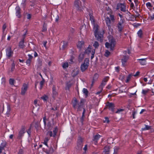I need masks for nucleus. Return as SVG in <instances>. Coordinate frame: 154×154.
<instances>
[{
  "mask_svg": "<svg viewBox=\"0 0 154 154\" xmlns=\"http://www.w3.org/2000/svg\"><path fill=\"white\" fill-rule=\"evenodd\" d=\"M93 31L94 35L96 40L100 42H102L103 41L104 31L102 30L100 31L99 26L97 24H96L94 25Z\"/></svg>",
  "mask_w": 154,
  "mask_h": 154,
  "instance_id": "1",
  "label": "nucleus"
},
{
  "mask_svg": "<svg viewBox=\"0 0 154 154\" xmlns=\"http://www.w3.org/2000/svg\"><path fill=\"white\" fill-rule=\"evenodd\" d=\"M89 59L85 58L84 61V63L81 66V69L82 72H84L87 69L89 65Z\"/></svg>",
  "mask_w": 154,
  "mask_h": 154,
  "instance_id": "2",
  "label": "nucleus"
},
{
  "mask_svg": "<svg viewBox=\"0 0 154 154\" xmlns=\"http://www.w3.org/2000/svg\"><path fill=\"white\" fill-rule=\"evenodd\" d=\"M74 6L77 10L80 11H82L83 9L82 5L81 2L79 0H75L74 2Z\"/></svg>",
  "mask_w": 154,
  "mask_h": 154,
  "instance_id": "3",
  "label": "nucleus"
},
{
  "mask_svg": "<svg viewBox=\"0 0 154 154\" xmlns=\"http://www.w3.org/2000/svg\"><path fill=\"white\" fill-rule=\"evenodd\" d=\"M83 139L81 137H78L77 143V146L76 148L79 150L82 149L83 146Z\"/></svg>",
  "mask_w": 154,
  "mask_h": 154,
  "instance_id": "4",
  "label": "nucleus"
},
{
  "mask_svg": "<svg viewBox=\"0 0 154 154\" xmlns=\"http://www.w3.org/2000/svg\"><path fill=\"white\" fill-rule=\"evenodd\" d=\"M125 21V20L124 19H121L117 24V27L118 28V30L119 32H121L123 30L124 27L123 24Z\"/></svg>",
  "mask_w": 154,
  "mask_h": 154,
  "instance_id": "5",
  "label": "nucleus"
},
{
  "mask_svg": "<svg viewBox=\"0 0 154 154\" xmlns=\"http://www.w3.org/2000/svg\"><path fill=\"white\" fill-rule=\"evenodd\" d=\"M6 56L7 57L10 59L13 55V51L12 50L11 48L9 46L6 49Z\"/></svg>",
  "mask_w": 154,
  "mask_h": 154,
  "instance_id": "6",
  "label": "nucleus"
},
{
  "mask_svg": "<svg viewBox=\"0 0 154 154\" xmlns=\"http://www.w3.org/2000/svg\"><path fill=\"white\" fill-rule=\"evenodd\" d=\"M25 128L24 126H22L21 127V130L19 131L18 136L17 137V139H21L23 134L25 133Z\"/></svg>",
  "mask_w": 154,
  "mask_h": 154,
  "instance_id": "7",
  "label": "nucleus"
},
{
  "mask_svg": "<svg viewBox=\"0 0 154 154\" xmlns=\"http://www.w3.org/2000/svg\"><path fill=\"white\" fill-rule=\"evenodd\" d=\"M109 43L111 45V51H113L116 43V39L113 38H110L109 39Z\"/></svg>",
  "mask_w": 154,
  "mask_h": 154,
  "instance_id": "8",
  "label": "nucleus"
},
{
  "mask_svg": "<svg viewBox=\"0 0 154 154\" xmlns=\"http://www.w3.org/2000/svg\"><path fill=\"white\" fill-rule=\"evenodd\" d=\"M106 107H105L104 109L106 108H108L109 110H111L113 112L114 111L115 105L113 103L107 102L106 103Z\"/></svg>",
  "mask_w": 154,
  "mask_h": 154,
  "instance_id": "9",
  "label": "nucleus"
},
{
  "mask_svg": "<svg viewBox=\"0 0 154 154\" xmlns=\"http://www.w3.org/2000/svg\"><path fill=\"white\" fill-rule=\"evenodd\" d=\"M43 151L48 154H51L54 152V149L51 146L49 148H43Z\"/></svg>",
  "mask_w": 154,
  "mask_h": 154,
  "instance_id": "10",
  "label": "nucleus"
},
{
  "mask_svg": "<svg viewBox=\"0 0 154 154\" xmlns=\"http://www.w3.org/2000/svg\"><path fill=\"white\" fill-rule=\"evenodd\" d=\"M88 15L90 17V20L91 21V23H93L94 25H96V24H94V17L93 16V12L91 10H88Z\"/></svg>",
  "mask_w": 154,
  "mask_h": 154,
  "instance_id": "11",
  "label": "nucleus"
},
{
  "mask_svg": "<svg viewBox=\"0 0 154 154\" xmlns=\"http://www.w3.org/2000/svg\"><path fill=\"white\" fill-rule=\"evenodd\" d=\"M28 88V86L27 84L24 83L23 84V86L21 88V94L23 95L25 94L26 92L27 91Z\"/></svg>",
  "mask_w": 154,
  "mask_h": 154,
  "instance_id": "12",
  "label": "nucleus"
},
{
  "mask_svg": "<svg viewBox=\"0 0 154 154\" xmlns=\"http://www.w3.org/2000/svg\"><path fill=\"white\" fill-rule=\"evenodd\" d=\"M105 20L106 25L108 27L109 29H110L111 27L110 25L111 21L109 17H107L105 18Z\"/></svg>",
  "mask_w": 154,
  "mask_h": 154,
  "instance_id": "13",
  "label": "nucleus"
},
{
  "mask_svg": "<svg viewBox=\"0 0 154 154\" xmlns=\"http://www.w3.org/2000/svg\"><path fill=\"white\" fill-rule=\"evenodd\" d=\"M16 11V15L18 18H20L21 17L20 14L21 9L19 6H17L15 8Z\"/></svg>",
  "mask_w": 154,
  "mask_h": 154,
  "instance_id": "14",
  "label": "nucleus"
},
{
  "mask_svg": "<svg viewBox=\"0 0 154 154\" xmlns=\"http://www.w3.org/2000/svg\"><path fill=\"white\" fill-rule=\"evenodd\" d=\"M128 59V56H124L123 58L122 59V65L124 66H126V63Z\"/></svg>",
  "mask_w": 154,
  "mask_h": 154,
  "instance_id": "15",
  "label": "nucleus"
},
{
  "mask_svg": "<svg viewBox=\"0 0 154 154\" xmlns=\"http://www.w3.org/2000/svg\"><path fill=\"white\" fill-rule=\"evenodd\" d=\"M84 100L83 99H81L79 103H78V110L80 111L83 108V105L84 104Z\"/></svg>",
  "mask_w": 154,
  "mask_h": 154,
  "instance_id": "16",
  "label": "nucleus"
},
{
  "mask_svg": "<svg viewBox=\"0 0 154 154\" xmlns=\"http://www.w3.org/2000/svg\"><path fill=\"white\" fill-rule=\"evenodd\" d=\"M100 137V136L98 134L94 136L93 141L94 142V143L96 145L97 143V140H99Z\"/></svg>",
  "mask_w": 154,
  "mask_h": 154,
  "instance_id": "17",
  "label": "nucleus"
},
{
  "mask_svg": "<svg viewBox=\"0 0 154 154\" xmlns=\"http://www.w3.org/2000/svg\"><path fill=\"white\" fill-rule=\"evenodd\" d=\"M24 39L25 37H24L22 38V39L19 42V47L21 48H23L25 46V45L24 44Z\"/></svg>",
  "mask_w": 154,
  "mask_h": 154,
  "instance_id": "18",
  "label": "nucleus"
},
{
  "mask_svg": "<svg viewBox=\"0 0 154 154\" xmlns=\"http://www.w3.org/2000/svg\"><path fill=\"white\" fill-rule=\"evenodd\" d=\"M53 97L54 98L58 94L57 92L56 91V88L55 85H54L52 87Z\"/></svg>",
  "mask_w": 154,
  "mask_h": 154,
  "instance_id": "19",
  "label": "nucleus"
},
{
  "mask_svg": "<svg viewBox=\"0 0 154 154\" xmlns=\"http://www.w3.org/2000/svg\"><path fill=\"white\" fill-rule=\"evenodd\" d=\"M60 45H62L61 48L64 50L67 46L68 43L66 42L63 41L61 42Z\"/></svg>",
  "mask_w": 154,
  "mask_h": 154,
  "instance_id": "20",
  "label": "nucleus"
},
{
  "mask_svg": "<svg viewBox=\"0 0 154 154\" xmlns=\"http://www.w3.org/2000/svg\"><path fill=\"white\" fill-rule=\"evenodd\" d=\"M72 105L73 107L75 108L78 106V101L76 99H75L72 102Z\"/></svg>",
  "mask_w": 154,
  "mask_h": 154,
  "instance_id": "21",
  "label": "nucleus"
},
{
  "mask_svg": "<svg viewBox=\"0 0 154 154\" xmlns=\"http://www.w3.org/2000/svg\"><path fill=\"white\" fill-rule=\"evenodd\" d=\"M84 54L82 53L79 56L78 60L79 62H81L84 59Z\"/></svg>",
  "mask_w": 154,
  "mask_h": 154,
  "instance_id": "22",
  "label": "nucleus"
},
{
  "mask_svg": "<svg viewBox=\"0 0 154 154\" xmlns=\"http://www.w3.org/2000/svg\"><path fill=\"white\" fill-rule=\"evenodd\" d=\"M140 61V63L142 65H144L146 64V59H141L137 60Z\"/></svg>",
  "mask_w": 154,
  "mask_h": 154,
  "instance_id": "23",
  "label": "nucleus"
},
{
  "mask_svg": "<svg viewBox=\"0 0 154 154\" xmlns=\"http://www.w3.org/2000/svg\"><path fill=\"white\" fill-rule=\"evenodd\" d=\"M84 44L83 41H81L78 42L77 46L79 48H82V45Z\"/></svg>",
  "mask_w": 154,
  "mask_h": 154,
  "instance_id": "24",
  "label": "nucleus"
},
{
  "mask_svg": "<svg viewBox=\"0 0 154 154\" xmlns=\"http://www.w3.org/2000/svg\"><path fill=\"white\" fill-rule=\"evenodd\" d=\"M79 73V71L78 70L75 71H73L71 73V75L73 77L76 76Z\"/></svg>",
  "mask_w": 154,
  "mask_h": 154,
  "instance_id": "25",
  "label": "nucleus"
},
{
  "mask_svg": "<svg viewBox=\"0 0 154 154\" xmlns=\"http://www.w3.org/2000/svg\"><path fill=\"white\" fill-rule=\"evenodd\" d=\"M106 84V82H104L102 81V82L101 83L100 85L99 86V88L100 89H101V90H103V88L105 85Z\"/></svg>",
  "mask_w": 154,
  "mask_h": 154,
  "instance_id": "26",
  "label": "nucleus"
},
{
  "mask_svg": "<svg viewBox=\"0 0 154 154\" xmlns=\"http://www.w3.org/2000/svg\"><path fill=\"white\" fill-rule=\"evenodd\" d=\"M121 11L125 12L126 11V8L124 5L121 3Z\"/></svg>",
  "mask_w": 154,
  "mask_h": 154,
  "instance_id": "27",
  "label": "nucleus"
},
{
  "mask_svg": "<svg viewBox=\"0 0 154 154\" xmlns=\"http://www.w3.org/2000/svg\"><path fill=\"white\" fill-rule=\"evenodd\" d=\"M7 112L6 113V114L7 116L8 117L9 115L10 114V112L11 110V108H10V105H8L7 107Z\"/></svg>",
  "mask_w": 154,
  "mask_h": 154,
  "instance_id": "28",
  "label": "nucleus"
},
{
  "mask_svg": "<svg viewBox=\"0 0 154 154\" xmlns=\"http://www.w3.org/2000/svg\"><path fill=\"white\" fill-rule=\"evenodd\" d=\"M145 127L143 128H142V131H145L146 130H149L151 128V127L150 126H149L148 125H145Z\"/></svg>",
  "mask_w": 154,
  "mask_h": 154,
  "instance_id": "29",
  "label": "nucleus"
},
{
  "mask_svg": "<svg viewBox=\"0 0 154 154\" xmlns=\"http://www.w3.org/2000/svg\"><path fill=\"white\" fill-rule=\"evenodd\" d=\"M138 36L141 38L142 37V35H143V32L142 30L141 29H140L137 33Z\"/></svg>",
  "mask_w": 154,
  "mask_h": 154,
  "instance_id": "30",
  "label": "nucleus"
},
{
  "mask_svg": "<svg viewBox=\"0 0 154 154\" xmlns=\"http://www.w3.org/2000/svg\"><path fill=\"white\" fill-rule=\"evenodd\" d=\"M91 51V48H88L87 49L85 50L84 53L85 54H89Z\"/></svg>",
  "mask_w": 154,
  "mask_h": 154,
  "instance_id": "31",
  "label": "nucleus"
},
{
  "mask_svg": "<svg viewBox=\"0 0 154 154\" xmlns=\"http://www.w3.org/2000/svg\"><path fill=\"white\" fill-rule=\"evenodd\" d=\"M109 17L111 21L112 22H114L115 20V18H114V16L113 15L110 14Z\"/></svg>",
  "mask_w": 154,
  "mask_h": 154,
  "instance_id": "32",
  "label": "nucleus"
},
{
  "mask_svg": "<svg viewBox=\"0 0 154 154\" xmlns=\"http://www.w3.org/2000/svg\"><path fill=\"white\" fill-rule=\"evenodd\" d=\"M41 98L44 101H46L48 99V97L47 95H44L41 97Z\"/></svg>",
  "mask_w": 154,
  "mask_h": 154,
  "instance_id": "33",
  "label": "nucleus"
},
{
  "mask_svg": "<svg viewBox=\"0 0 154 154\" xmlns=\"http://www.w3.org/2000/svg\"><path fill=\"white\" fill-rule=\"evenodd\" d=\"M62 67L63 68L66 69L68 67V63L67 62L64 63L62 64Z\"/></svg>",
  "mask_w": 154,
  "mask_h": 154,
  "instance_id": "34",
  "label": "nucleus"
},
{
  "mask_svg": "<svg viewBox=\"0 0 154 154\" xmlns=\"http://www.w3.org/2000/svg\"><path fill=\"white\" fill-rule=\"evenodd\" d=\"M58 129L57 127L55 128L53 130V137H55L56 135V134L57 132Z\"/></svg>",
  "mask_w": 154,
  "mask_h": 154,
  "instance_id": "35",
  "label": "nucleus"
},
{
  "mask_svg": "<svg viewBox=\"0 0 154 154\" xmlns=\"http://www.w3.org/2000/svg\"><path fill=\"white\" fill-rule=\"evenodd\" d=\"M83 93L86 96H88V91L87 89L85 88H83Z\"/></svg>",
  "mask_w": 154,
  "mask_h": 154,
  "instance_id": "36",
  "label": "nucleus"
},
{
  "mask_svg": "<svg viewBox=\"0 0 154 154\" xmlns=\"http://www.w3.org/2000/svg\"><path fill=\"white\" fill-rule=\"evenodd\" d=\"M149 90L148 89L146 90H143L142 93L144 95H146Z\"/></svg>",
  "mask_w": 154,
  "mask_h": 154,
  "instance_id": "37",
  "label": "nucleus"
},
{
  "mask_svg": "<svg viewBox=\"0 0 154 154\" xmlns=\"http://www.w3.org/2000/svg\"><path fill=\"white\" fill-rule=\"evenodd\" d=\"M105 45L106 48H109L110 50L111 51V45L108 42H106Z\"/></svg>",
  "mask_w": 154,
  "mask_h": 154,
  "instance_id": "38",
  "label": "nucleus"
},
{
  "mask_svg": "<svg viewBox=\"0 0 154 154\" xmlns=\"http://www.w3.org/2000/svg\"><path fill=\"white\" fill-rule=\"evenodd\" d=\"M99 46V43L97 41H95L93 45V46L95 48H97Z\"/></svg>",
  "mask_w": 154,
  "mask_h": 154,
  "instance_id": "39",
  "label": "nucleus"
},
{
  "mask_svg": "<svg viewBox=\"0 0 154 154\" xmlns=\"http://www.w3.org/2000/svg\"><path fill=\"white\" fill-rule=\"evenodd\" d=\"M131 76L132 75L131 74H129L128 75L127 77V79L125 81L127 83L129 82L131 79Z\"/></svg>",
  "mask_w": 154,
  "mask_h": 154,
  "instance_id": "40",
  "label": "nucleus"
},
{
  "mask_svg": "<svg viewBox=\"0 0 154 154\" xmlns=\"http://www.w3.org/2000/svg\"><path fill=\"white\" fill-rule=\"evenodd\" d=\"M71 86V84L70 83H67L66 85V90H69Z\"/></svg>",
  "mask_w": 154,
  "mask_h": 154,
  "instance_id": "41",
  "label": "nucleus"
},
{
  "mask_svg": "<svg viewBox=\"0 0 154 154\" xmlns=\"http://www.w3.org/2000/svg\"><path fill=\"white\" fill-rule=\"evenodd\" d=\"M110 53V52L108 50H106L105 51L104 55L106 57H108Z\"/></svg>",
  "mask_w": 154,
  "mask_h": 154,
  "instance_id": "42",
  "label": "nucleus"
},
{
  "mask_svg": "<svg viewBox=\"0 0 154 154\" xmlns=\"http://www.w3.org/2000/svg\"><path fill=\"white\" fill-rule=\"evenodd\" d=\"M14 80L12 79H10L9 80V84L11 85H14Z\"/></svg>",
  "mask_w": 154,
  "mask_h": 154,
  "instance_id": "43",
  "label": "nucleus"
},
{
  "mask_svg": "<svg viewBox=\"0 0 154 154\" xmlns=\"http://www.w3.org/2000/svg\"><path fill=\"white\" fill-rule=\"evenodd\" d=\"M44 79H43L42 81H41L40 82V89H41L42 88L43 85L44 84Z\"/></svg>",
  "mask_w": 154,
  "mask_h": 154,
  "instance_id": "44",
  "label": "nucleus"
},
{
  "mask_svg": "<svg viewBox=\"0 0 154 154\" xmlns=\"http://www.w3.org/2000/svg\"><path fill=\"white\" fill-rule=\"evenodd\" d=\"M47 126L48 127V129L51 130V129L52 126L50 122H49L48 123Z\"/></svg>",
  "mask_w": 154,
  "mask_h": 154,
  "instance_id": "45",
  "label": "nucleus"
},
{
  "mask_svg": "<svg viewBox=\"0 0 154 154\" xmlns=\"http://www.w3.org/2000/svg\"><path fill=\"white\" fill-rule=\"evenodd\" d=\"M98 75L97 73H96L94 75L93 77V79L94 80H96L98 78Z\"/></svg>",
  "mask_w": 154,
  "mask_h": 154,
  "instance_id": "46",
  "label": "nucleus"
},
{
  "mask_svg": "<svg viewBox=\"0 0 154 154\" xmlns=\"http://www.w3.org/2000/svg\"><path fill=\"white\" fill-rule=\"evenodd\" d=\"M6 144V142H2L1 143V145L0 146L2 148V149H4V147L5 146Z\"/></svg>",
  "mask_w": 154,
  "mask_h": 154,
  "instance_id": "47",
  "label": "nucleus"
},
{
  "mask_svg": "<svg viewBox=\"0 0 154 154\" xmlns=\"http://www.w3.org/2000/svg\"><path fill=\"white\" fill-rule=\"evenodd\" d=\"M15 64L14 63V61H13V63H12V65H11V71H13L14 70V69H15Z\"/></svg>",
  "mask_w": 154,
  "mask_h": 154,
  "instance_id": "48",
  "label": "nucleus"
},
{
  "mask_svg": "<svg viewBox=\"0 0 154 154\" xmlns=\"http://www.w3.org/2000/svg\"><path fill=\"white\" fill-rule=\"evenodd\" d=\"M109 79V77L106 76L104 78V79L102 80V81L106 83L108 81Z\"/></svg>",
  "mask_w": 154,
  "mask_h": 154,
  "instance_id": "49",
  "label": "nucleus"
},
{
  "mask_svg": "<svg viewBox=\"0 0 154 154\" xmlns=\"http://www.w3.org/2000/svg\"><path fill=\"white\" fill-rule=\"evenodd\" d=\"M47 135H49L50 137H53V134L52 133V132L51 131H49L47 132Z\"/></svg>",
  "mask_w": 154,
  "mask_h": 154,
  "instance_id": "50",
  "label": "nucleus"
},
{
  "mask_svg": "<svg viewBox=\"0 0 154 154\" xmlns=\"http://www.w3.org/2000/svg\"><path fill=\"white\" fill-rule=\"evenodd\" d=\"M31 125L30 126V127H29V128L27 132L29 134V135L30 136L31 133Z\"/></svg>",
  "mask_w": 154,
  "mask_h": 154,
  "instance_id": "51",
  "label": "nucleus"
},
{
  "mask_svg": "<svg viewBox=\"0 0 154 154\" xmlns=\"http://www.w3.org/2000/svg\"><path fill=\"white\" fill-rule=\"evenodd\" d=\"M38 65L39 66H41L42 65V60H38Z\"/></svg>",
  "mask_w": 154,
  "mask_h": 154,
  "instance_id": "52",
  "label": "nucleus"
},
{
  "mask_svg": "<svg viewBox=\"0 0 154 154\" xmlns=\"http://www.w3.org/2000/svg\"><path fill=\"white\" fill-rule=\"evenodd\" d=\"M43 122H44V126H45V127L46 124V117L45 116L44 117H43Z\"/></svg>",
  "mask_w": 154,
  "mask_h": 154,
  "instance_id": "53",
  "label": "nucleus"
},
{
  "mask_svg": "<svg viewBox=\"0 0 154 154\" xmlns=\"http://www.w3.org/2000/svg\"><path fill=\"white\" fill-rule=\"evenodd\" d=\"M103 122L104 123H108L109 122V120L108 117H105V120L103 121Z\"/></svg>",
  "mask_w": 154,
  "mask_h": 154,
  "instance_id": "54",
  "label": "nucleus"
},
{
  "mask_svg": "<svg viewBox=\"0 0 154 154\" xmlns=\"http://www.w3.org/2000/svg\"><path fill=\"white\" fill-rule=\"evenodd\" d=\"M146 6L147 7H152V5L149 2H148L146 4Z\"/></svg>",
  "mask_w": 154,
  "mask_h": 154,
  "instance_id": "55",
  "label": "nucleus"
},
{
  "mask_svg": "<svg viewBox=\"0 0 154 154\" xmlns=\"http://www.w3.org/2000/svg\"><path fill=\"white\" fill-rule=\"evenodd\" d=\"M135 12L137 14V15H133L132 16L134 17L135 18L136 17H139L140 16V14L138 13V12L137 11H136Z\"/></svg>",
  "mask_w": 154,
  "mask_h": 154,
  "instance_id": "56",
  "label": "nucleus"
},
{
  "mask_svg": "<svg viewBox=\"0 0 154 154\" xmlns=\"http://www.w3.org/2000/svg\"><path fill=\"white\" fill-rule=\"evenodd\" d=\"M6 25L5 24H4L3 26H2V30H3V32H4V31H5L6 28Z\"/></svg>",
  "mask_w": 154,
  "mask_h": 154,
  "instance_id": "57",
  "label": "nucleus"
},
{
  "mask_svg": "<svg viewBox=\"0 0 154 154\" xmlns=\"http://www.w3.org/2000/svg\"><path fill=\"white\" fill-rule=\"evenodd\" d=\"M124 109H117V111L116 112V113H119L121 112Z\"/></svg>",
  "mask_w": 154,
  "mask_h": 154,
  "instance_id": "58",
  "label": "nucleus"
},
{
  "mask_svg": "<svg viewBox=\"0 0 154 154\" xmlns=\"http://www.w3.org/2000/svg\"><path fill=\"white\" fill-rule=\"evenodd\" d=\"M23 154V150L22 149H20L19 150V151L18 152V154Z\"/></svg>",
  "mask_w": 154,
  "mask_h": 154,
  "instance_id": "59",
  "label": "nucleus"
},
{
  "mask_svg": "<svg viewBox=\"0 0 154 154\" xmlns=\"http://www.w3.org/2000/svg\"><path fill=\"white\" fill-rule=\"evenodd\" d=\"M121 6V3H119L117 4L116 7V9L117 10L120 8Z\"/></svg>",
  "mask_w": 154,
  "mask_h": 154,
  "instance_id": "60",
  "label": "nucleus"
},
{
  "mask_svg": "<svg viewBox=\"0 0 154 154\" xmlns=\"http://www.w3.org/2000/svg\"><path fill=\"white\" fill-rule=\"evenodd\" d=\"M39 123L38 122H36L35 123V127L36 129H38V128Z\"/></svg>",
  "mask_w": 154,
  "mask_h": 154,
  "instance_id": "61",
  "label": "nucleus"
},
{
  "mask_svg": "<svg viewBox=\"0 0 154 154\" xmlns=\"http://www.w3.org/2000/svg\"><path fill=\"white\" fill-rule=\"evenodd\" d=\"M47 30V28L46 26H45L44 25H43V28H42V31L43 32H45Z\"/></svg>",
  "mask_w": 154,
  "mask_h": 154,
  "instance_id": "62",
  "label": "nucleus"
},
{
  "mask_svg": "<svg viewBox=\"0 0 154 154\" xmlns=\"http://www.w3.org/2000/svg\"><path fill=\"white\" fill-rule=\"evenodd\" d=\"M4 110V106L2 107L1 106H0V113L2 112Z\"/></svg>",
  "mask_w": 154,
  "mask_h": 154,
  "instance_id": "63",
  "label": "nucleus"
},
{
  "mask_svg": "<svg viewBox=\"0 0 154 154\" xmlns=\"http://www.w3.org/2000/svg\"><path fill=\"white\" fill-rule=\"evenodd\" d=\"M28 56H29L28 59L31 60L33 58V57L31 54H29L28 55Z\"/></svg>",
  "mask_w": 154,
  "mask_h": 154,
  "instance_id": "64",
  "label": "nucleus"
}]
</instances>
